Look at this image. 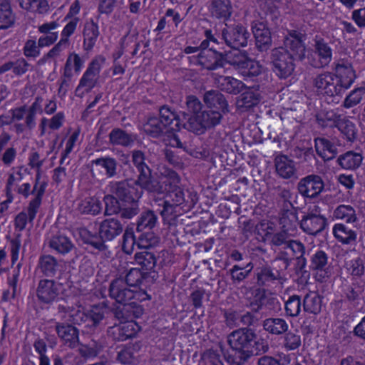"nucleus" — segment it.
Listing matches in <instances>:
<instances>
[{"label":"nucleus","instance_id":"nucleus-1","mask_svg":"<svg viewBox=\"0 0 365 365\" xmlns=\"http://www.w3.org/2000/svg\"><path fill=\"white\" fill-rule=\"evenodd\" d=\"M227 341L234 354L225 351L220 343L219 347L225 359L230 365H244L252 356L264 354L269 349L267 341L258 337L255 329L248 327L232 331L227 335Z\"/></svg>","mask_w":365,"mask_h":365},{"label":"nucleus","instance_id":"nucleus-2","mask_svg":"<svg viewBox=\"0 0 365 365\" xmlns=\"http://www.w3.org/2000/svg\"><path fill=\"white\" fill-rule=\"evenodd\" d=\"M334 73L324 71L313 79L314 86L322 94L334 98L338 103L340 97L356 79L355 71L348 61L340 59L334 66Z\"/></svg>","mask_w":365,"mask_h":365},{"label":"nucleus","instance_id":"nucleus-3","mask_svg":"<svg viewBox=\"0 0 365 365\" xmlns=\"http://www.w3.org/2000/svg\"><path fill=\"white\" fill-rule=\"evenodd\" d=\"M123 224L118 219L111 217L103 220L98 227V232L92 233L86 228L79 232L83 243L90 245L99 252L106 251V242L112 241L123 233Z\"/></svg>","mask_w":365,"mask_h":365},{"label":"nucleus","instance_id":"nucleus-4","mask_svg":"<svg viewBox=\"0 0 365 365\" xmlns=\"http://www.w3.org/2000/svg\"><path fill=\"white\" fill-rule=\"evenodd\" d=\"M110 192L116 196L122 203L127 204L128 208H124L123 215L128 218L137 215L140 211L139 199L140 195L134 183L129 180L113 181L109 184Z\"/></svg>","mask_w":365,"mask_h":365},{"label":"nucleus","instance_id":"nucleus-5","mask_svg":"<svg viewBox=\"0 0 365 365\" xmlns=\"http://www.w3.org/2000/svg\"><path fill=\"white\" fill-rule=\"evenodd\" d=\"M222 115L220 111L205 110L196 116L187 118V122H183V127L195 133L202 134L207 129L218 125L222 118Z\"/></svg>","mask_w":365,"mask_h":365},{"label":"nucleus","instance_id":"nucleus-6","mask_svg":"<svg viewBox=\"0 0 365 365\" xmlns=\"http://www.w3.org/2000/svg\"><path fill=\"white\" fill-rule=\"evenodd\" d=\"M128 287L123 277L115 278L110 284L109 296L120 304H123L132 299L144 301L150 298L145 292L134 291Z\"/></svg>","mask_w":365,"mask_h":365},{"label":"nucleus","instance_id":"nucleus-7","mask_svg":"<svg viewBox=\"0 0 365 365\" xmlns=\"http://www.w3.org/2000/svg\"><path fill=\"white\" fill-rule=\"evenodd\" d=\"M294 60L297 59L283 47L275 48L272 51L271 62L273 71L281 78H286L293 73L295 67Z\"/></svg>","mask_w":365,"mask_h":365},{"label":"nucleus","instance_id":"nucleus-8","mask_svg":"<svg viewBox=\"0 0 365 365\" xmlns=\"http://www.w3.org/2000/svg\"><path fill=\"white\" fill-rule=\"evenodd\" d=\"M222 36L225 43L232 48H240L247 45L250 34L241 24L227 26L222 30Z\"/></svg>","mask_w":365,"mask_h":365},{"label":"nucleus","instance_id":"nucleus-9","mask_svg":"<svg viewBox=\"0 0 365 365\" xmlns=\"http://www.w3.org/2000/svg\"><path fill=\"white\" fill-rule=\"evenodd\" d=\"M305 34L300 31H289L284 39L283 48L296 59L302 61L305 57Z\"/></svg>","mask_w":365,"mask_h":365},{"label":"nucleus","instance_id":"nucleus-10","mask_svg":"<svg viewBox=\"0 0 365 365\" xmlns=\"http://www.w3.org/2000/svg\"><path fill=\"white\" fill-rule=\"evenodd\" d=\"M137 179L134 181V185L139 186L140 188L148 192L163 193L165 188L153 175V170L149 167L141 168L137 170Z\"/></svg>","mask_w":365,"mask_h":365},{"label":"nucleus","instance_id":"nucleus-11","mask_svg":"<svg viewBox=\"0 0 365 365\" xmlns=\"http://www.w3.org/2000/svg\"><path fill=\"white\" fill-rule=\"evenodd\" d=\"M324 183L321 176L309 175L302 178L297 184L299 194L307 198L317 197L324 190Z\"/></svg>","mask_w":365,"mask_h":365},{"label":"nucleus","instance_id":"nucleus-12","mask_svg":"<svg viewBox=\"0 0 365 365\" xmlns=\"http://www.w3.org/2000/svg\"><path fill=\"white\" fill-rule=\"evenodd\" d=\"M60 287L54 280L41 279L36 290V297L41 302L49 304L58 297Z\"/></svg>","mask_w":365,"mask_h":365},{"label":"nucleus","instance_id":"nucleus-13","mask_svg":"<svg viewBox=\"0 0 365 365\" xmlns=\"http://www.w3.org/2000/svg\"><path fill=\"white\" fill-rule=\"evenodd\" d=\"M168 200L175 206L185 205L188 209L192 208L198 200L197 194L195 192L186 190L185 192L180 187L175 186L167 190Z\"/></svg>","mask_w":365,"mask_h":365},{"label":"nucleus","instance_id":"nucleus-14","mask_svg":"<svg viewBox=\"0 0 365 365\" xmlns=\"http://www.w3.org/2000/svg\"><path fill=\"white\" fill-rule=\"evenodd\" d=\"M197 64L209 71L223 68V53L218 52L212 48L201 51L197 56Z\"/></svg>","mask_w":365,"mask_h":365},{"label":"nucleus","instance_id":"nucleus-15","mask_svg":"<svg viewBox=\"0 0 365 365\" xmlns=\"http://www.w3.org/2000/svg\"><path fill=\"white\" fill-rule=\"evenodd\" d=\"M299 225L304 232L316 235L324 230L327 222L326 217L323 215L308 213L302 217Z\"/></svg>","mask_w":365,"mask_h":365},{"label":"nucleus","instance_id":"nucleus-16","mask_svg":"<svg viewBox=\"0 0 365 365\" xmlns=\"http://www.w3.org/2000/svg\"><path fill=\"white\" fill-rule=\"evenodd\" d=\"M261 100L262 96L257 90L249 88L237 98V110L240 113L250 111L256 107Z\"/></svg>","mask_w":365,"mask_h":365},{"label":"nucleus","instance_id":"nucleus-17","mask_svg":"<svg viewBox=\"0 0 365 365\" xmlns=\"http://www.w3.org/2000/svg\"><path fill=\"white\" fill-rule=\"evenodd\" d=\"M203 101L209 108L220 111L222 114L230 112L228 102L225 96L218 90H210L203 95Z\"/></svg>","mask_w":365,"mask_h":365},{"label":"nucleus","instance_id":"nucleus-18","mask_svg":"<svg viewBox=\"0 0 365 365\" xmlns=\"http://www.w3.org/2000/svg\"><path fill=\"white\" fill-rule=\"evenodd\" d=\"M252 32L255 38V44L260 51H267L272 46L271 32L267 24L257 21L252 25Z\"/></svg>","mask_w":365,"mask_h":365},{"label":"nucleus","instance_id":"nucleus-19","mask_svg":"<svg viewBox=\"0 0 365 365\" xmlns=\"http://www.w3.org/2000/svg\"><path fill=\"white\" fill-rule=\"evenodd\" d=\"M314 51L318 59L312 61L311 65L317 68L327 66L332 59V49L329 44L323 38L315 39Z\"/></svg>","mask_w":365,"mask_h":365},{"label":"nucleus","instance_id":"nucleus-20","mask_svg":"<svg viewBox=\"0 0 365 365\" xmlns=\"http://www.w3.org/2000/svg\"><path fill=\"white\" fill-rule=\"evenodd\" d=\"M274 167L277 174L283 179L297 178L295 163L287 155H277L274 158Z\"/></svg>","mask_w":365,"mask_h":365},{"label":"nucleus","instance_id":"nucleus-21","mask_svg":"<svg viewBox=\"0 0 365 365\" xmlns=\"http://www.w3.org/2000/svg\"><path fill=\"white\" fill-rule=\"evenodd\" d=\"M56 331L58 336L64 344L71 348H74L78 343V329L71 324L57 323Z\"/></svg>","mask_w":365,"mask_h":365},{"label":"nucleus","instance_id":"nucleus-22","mask_svg":"<svg viewBox=\"0 0 365 365\" xmlns=\"http://www.w3.org/2000/svg\"><path fill=\"white\" fill-rule=\"evenodd\" d=\"M215 83L220 91L237 95L246 88L245 84L233 77L220 76L215 79Z\"/></svg>","mask_w":365,"mask_h":365},{"label":"nucleus","instance_id":"nucleus-23","mask_svg":"<svg viewBox=\"0 0 365 365\" xmlns=\"http://www.w3.org/2000/svg\"><path fill=\"white\" fill-rule=\"evenodd\" d=\"M100 68L101 66L99 62L97 60L92 61L81 78L79 85L76 88V91H78L80 88L85 87L86 88V92H89L96 83Z\"/></svg>","mask_w":365,"mask_h":365},{"label":"nucleus","instance_id":"nucleus-24","mask_svg":"<svg viewBox=\"0 0 365 365\" xmlns=\"http://www.w3.org/2000/svg\"><path fill=\"white\" fill-rule=\"evenodd\" d=\"M315 149L317 154L324 160L334 159L337 155V148L330 140L319 137L314 139Z\"/></svg>","mask_w":365,"mask_h":365},{"label":"nucleus","instance_id":"nucleus-25","mask_svg":"<svg viewBox=\"0 0 365 365\" xmlns=\"http://www.w3.org/2000/svg\"><path fill=\"white\" fill-rule=\"evenodd\" d=\"M58 312L63 313V317L67 319L72 324L80 325L86 321V313L83 312L80 306H58Z\"/></svg>","mask_w":365,"mask_h":365},{"label":"nucleus","instance_id":"nucleus-26","mask_svg":"<svg viewBox=\"0 0 365 365\" xmlns=\"http://www.w3.org/2000/svg\"><path fill=\"white\" fill-rule=\"evenodd\" d=\"M143 128L144 132L152 138H160L170 133L160 119L155 116L148 117Z\"/></svg>","mask_w":365,"mask_h":365},{"label":"nucleus","instance_id":"nucleus-27","mask_svg":"<svg viewBox=\"0 0 365 365\" xmlns=\"http://www.w3.org/2000/svg\"><path fill=\"white\" fill-rule=\"evenodd\" d=\"M78 18L76 17L72 19L64 27L63 30L62 31L61 35L62 38L60 40V41L52 48L47 53L46 57L53 58L57 55H58L61 47L62 46H67L68 43V38L73 34L77 24L78 22Z\"/></svg>","mask_w":365,"mask_h":365},{"label":"nucleus","instance_id":"nucleus-28","mask_svg":"<svg viewBox=\"0 0 365 365\" xmlns=\"http://www.w3.org/2000/svg\"><path fill=\"white\" fill-rule=\"evenodd\" d=\"M257 284L259 286H269L277 280L282 279L280 270H274L270 267L264 266L257 269Z\"/></svg>","mask_w":365,"mask_h":365},{"label":"nucleus","instance_id":"nucleus-29","mask_svg":"<svg viewBox=\"0 0 365 365\" xmlns=\"http://www.w3.org/2000/svg\"><path fill=\"white\" fill-rule=\"evenodd\" d=\"M135 260L136 263L140 266L144 272L153 271L156 266L157 258L154 252L148 250H143L141 252L135 254Z\"/></svg>","mask_w":365,"mask_h":365},{"label":"nucleus","instance_id":"nucleus-30","mask_svg":"<svg viewBox=\"0 0 365 365\" xmlns=\"http://www.w3.org/2000/svg\"><path fill=\"white\" fill-rule=\"evenodd\" d=\"M248 58L247 53L240 51V48H233L232 51L223 53L224 66L227 63L240 71L245 63L247 64Z\"/></svg>","mask_w":365,"mask_h":365},{"label":"nucleus","instance_id":"nucleus-31","mask_svg":"<svg viewBox=\"0 0 365 365\" xmlns=\"http://www.w3.org/2000/svg\"><path fill=\"white\" fill-rule=\"evenodd\" d=\"M362 160L363 157L360 153L347 151L344 154L339 155L336 162L341 168L354 170L361 165Z\"/></svg>","mask_w":365,"mask_h":365},{"label":"nucleus","instance_id":"nucleus-32","mask_svg":"<svg viewBox=\"0 0 365 365\" xmlns=\"http://www.w3.org/2000/svg\"><path fill=\"white\" fill-rule=\"evenodd\" d=\"M263 329L272 335H282L288 330V324L282 318L270 317L262 322Z\"/></svg>","mask_w":365,"mask_h":365},{"label":"nucleus","instance_id":"nucleus-33","mask_svg":"<svg viewBox=\"0 0 365 365\" xmlns=\"http://www.w3.org/2000/svg\"><path fill=\"white\" fill-rule=\"evenodd\" d=\"M105 203V215H113L120 214V217L124 219H128L127 217L123 216V210L124 208H128L127 204H120L119 199L113 194L106 195L103 197Z\"/></svg>","mask_w":365,"mask_h":365},{"label":"nucleus","instance_id":"nucleus-34","mask_svg":"<svg viewBox=\"0 0 365 365\" xmlns=\"http://www.w3.org/2000/svg\"><path fill=\"white\" fill-rule=\"evenodd\" d=\"M59 267L57 259L50 255H43L39 258L38 268L46 277H54L59 270Z\"/></svg>","mask_w":365,"mask_h":365},{"label":"nucleus","instance_id":"nucleus-35","mask_svg":"<svg viewBox=\"0 0 365 365\" xmlns=\"http://www.w3.org/2000/svg\"><path fill=\"white\" fill-rule=\"evenodd\" d=\"M15 14L9 0H0V29H6L14 24Z\"/></svg>","mask_w":365,"mask_h":365},{"label":"nucleus","instance_id":"nucleus-36","mask_svg":"<svg viewBox=\"0 0 365 365\" xmlns=\"http://www.w3.org/2000/svg\"><path fill=\"white\" fill-rule=\"evenodd\" d=\"M99 36L98 26L93 21L85 24L83 29V46L85 50L90 51L94 46Z\"/></svg>","mask_w":365,"mask_h":365},{"label":"nucleus","instance_id":"nucleus-37","mask_svg":"<svg viewBox=\"0 0 365 365\" xmlns=\"http://www.w3.org/2000/svg\"><path fill=\"white\" fill-rule=\"evenodd\" d=\"M158 222V216L154 211L148 210L143 212L136 223V231L142 232L145 230H151Z\"/></svg>","mask_w":365,"mask_h":365},{"label":"nucleus","instance_id":"nucleus-38","mask_svg":"<svg viewBox=\"0 0 365 365\" xmlns=\"http://www.w3.org/2000/svg\"><path fill=\"white\" fill-rule=\"evenodd\" d=\"M49 245L52 249L63 255L70 252L75 247L71 240L62 234L53 236L49 242Z\"/></svg>","mask_w":365,"mask_h":365},{"label":"nucleus","instance_id":"nucleus-39","mask_svg":"<svg viewBox=\"0 0 365 365\" xmlns=\"http://www.w3.org/2000/svg\"><path fill=\"white\" fill-rule=\"evenodd\" d=\"M211 14L217 19H228L232 14V6L230 0H212Z\"/></svg>","mask_w":365,"mask_h":365},{"label":"nucleus","instance_id":"nucleus-40","mask_svg":"<svg viewBox=\"0 0 365 365\" xmlns=\"http://www.w3.org/2000/svg\"><path fill=\"white\" fill-rule=\"evenodd\" d=\"M91 166L96 165L105 170L106 175L108 178L117 175V160L111 157L99 158L91 162Z\"/></svg>","mask_w":365,"mask_h":365},{"label":"nucleus","instance_id":"nucleus-41","mask_svg":"<svg viewBox=\"0 0 365 365\" xmlns=\"http://www.w3.org/2000/svg\"><path fill=\"white\" fill-rule=\"evenodd\" d=\"M101 202L96 197H86L78 205V210L81 214L96 215L101 210Z\"/></svg>","mask_w":365,"mask_h":365},{"label":"nucleus","instance_id":"nucleus-42","mask_svg":"<svg viewBox=\"0 0 365 365\" xmlns=\"http://www.w3.org/2000/svg\"><path fill=\"white\" fill-rule=\"evenodd\" d=\"M186 110L180 112L182 116V120L187 122L188 117L196 116L197 114L201 113L202 105L199 99L195 96H188L185 101Z\"/></svg>","mask_w":365,"mask_h":365},{"label":"nucleus","instance_id":"nucleus-43","mask_svg":"<svg viewBox=\"0 0 365 365\" xmlns=\"http://www.w3.org/2000/svg\"><path fill=\"white\" fill-rule=\"evenodd\" d=\"M334 237L343 244H350L356 239V233L343 224H336L333 228Z\"/></svg>","mask_w":365,"mask_h":365},{"label":"nucleus","instance_id":"nucleus-44","mask_svg":"<svg viewBox=\"0 0 365 365\" xmlns=\"http://www.w3.org/2000/svg\"><path fill=\"white\" fill-rule=\"evenodd\" d=\"M253 263L250 262L245 265L235 264L230 269L231 279L234 283H240L245 279L253 269Z\"/></svg>","mask_w":365,"mask_h":365},{"label":"nucleus","instance_id":"nucleus-45","mask_svg":"<svg viewBox=\"0 0 365 365\" xmlns=\"http://www.w3.org/2000/svg\"><path fill=\"white\" fill-rule=\"evenodd\" d=\"M282 230L288 233H293V236L297 230L298 222L297 214L296 211H290L289 208L283 214L280 219Z\"/></svg>","mask_w":365,"mask_h":365},{"label":"nucleus","instance_id":"nucleus-46","mask_svg":"<svg viewBox=\"0 0 365 365\" xmlns=\"http://www.w3.org/2000/svg\"><path fill=\"white\" fill-rule=\"evenodd\" d=\"M109 140L112 145L125 147L129 146L134 141L130 134L120 128L113 129L109 134Z\"/></svg>","mask_w":365,"mask_h":365},{"label":"nucleus","instance_id":"nucleus-47","mask_svg":"<svg viewBox=\"0 0 365 365\" xmlns=\"http://www.w3.org/2000/svg\"><path fill=\"white\" fill-rule=\"evenodd\" d=\"M304 311L310 314H317L321 312L322 299L316 293L305 295L303 300Z\"/></svg>","mask_w":365,"mask_h":365},{"label":"nucleus","instance_id":"nucleus-48","mask_svg":"<svg viewBox=\"0 0 365 365\" xmlns=\"http://www.w3.org/2000/svg\"><path fill=\"white\" fill-rule=\"evenodd\" d=\"M282 345L287 351L298 349L302 345V336L298 330L286 331L283 337Z\"/></svg>","mask_w":365,"mask_h":365},{"label":"nucleus","instance_id":"nucleus-49","mask_svg":"<svg viewBox=\"0 0 365 365\" xmlns=\"http://www.w3.org/2000/svg\"><path fill=\"white\" fill-rule=\"evenodd\" d=\"M148 277V272H144L139 268H132L126 273L123 279L130 287H136L140 286Z\"/></svg>","mask_w":365,"mask_h":365},{"label":"nucleus","instance_id":"nucleus-50","mask_svg":"<svg viewBox=\"0 0 365 365\" xmlns=\"http://www.w3.org/2000/svg\"><path fill=\"white\" fill-rule=\"evenodd\" d=\"M265 235L269 241V245L279 250L283 245L289 242V240L293 237V233H288L281 230L274 233L267 232Z\"/></svg>","mask_w":365,"mask_h":365},{"label":"nucleus","instance_id":"nucleus-51","mask_svg":"<svg viewBox=\"0 0 365 365\" xmlns=\"http://www.w3.org/2000/svg\"><path fill=\"white\" fill-rule=\"evenodd\" d=\"M292 260V239L285 245H283L277 251V255L274 259V262L281 263L282 269H287Z\"/></svg>","mask_w":365,"mask_h":365},{"label":"nucleus","instance_id":"nucleus-52","mask_svg":"<svg viewBox=\"0 0 365 365\" xmlns=\"http://www.w3.org/2000/svg\"><path fill=\"white\" fill-rule=\"evenodd\" d=\"M30 66L29 63L23 58L17 59L16 61H9L2 66H0L1 73H3L10 69L18 76L25 73Z\"/></svg>","mask_w":365,"mask_h":365},{"label":"nucleus","instance_id":"nucleus-53","mask_svg":"<svg viewBox=\"0 0 365 365\" xmlns=\"http://www.w3.org/2000/svg\"><path fill=\"white\" fill-rule=\"evenodd\" d=\"M334 216L347 223L354 222L357 220L355 210L351 205H341L338 206L334 212Z\"/></svg>","mask_w":365,"mask_h":365},{"label":"nucleus","instance_id":"nucleus-54","mask_svg":"<svg viewBox=\"0 0 365 365\" xmlns=\"http://www.w3.org/2000/svg\"><path fill=\"white\" fill-rule=\"evenodd\" d=\"M46 185L47 184L46 182H42L41 183L35 198L32 200L29 205L28 216L30 222H32L36 217L38 209L41 205L42 197L45 192Z\"/></svg>","mask_w":365,"mask_h":365},{"label":"nucleus","instance_id":"nucleus-55","mask_svg":"<svg viewBox=\"0 0 365 365\" xmlns=\"http://www.w3.org/2000/svg\"><path fill=\"white\" fill-rule=\"evenodd\" d=\"M160 205L163 206V209L160 211V214L162 216L164 222L170 225L174 224L178 216L176 213V208L178 206L172 204L168 200H163V203L160 204Z\"/></svg>","mask_w":365,"mask_h":365},{"label":"nucleus","instance_id":"nucleus-56","mask_svg":"<svg viewBox=\"0 0 365 365\" xmlns=\"http://www.w3.org/2000/svg\"><path fill=\"white\" fill-rule=\"evenodd\" d=\"M317 122L322 128L336 127L341 115L333 110L327 111L317 115Z\"/></svg>","mask_w":365,"mask_h":365},{"label":"nucleus","instance_id":"nucleus-57","mask_svg":"<svg viewBox=\"0 0 365 365\" xmlns=\"http://www.w3.org/2000/svg\"><path fill=\"white\" fill-rule=\"evenodd\" d=\"M302 302L299 295H292L285 302L284 310L287 316L297 317L301 312Z\"/></svg>","mask_w":365,"mask_h":365},{"label":"nucleus","instance_id":"nucleus-58","mask_svg":"<svg viewBox=\"0 0 365 365\" xmlns=\"http://www.w3.org/2000/svg\"><path fill=\"white\" fill-rule=\"evenodd\" d=\"M159 242V237L153 232H142L138 236L137 245L139 248L148 250L157 245Z\"/></svg>","mask_w":365,"mask_h":365},{"label":"nucleus","instance_id":"nucleus-59","mask_svg":"<svg viewBox=\"0 0 365 365\" xmlns=\"http://www.w3.org/2000/svg\"><path fill=\"white\" fill-rule=\"evenodd\" d=\"M336 128L344 134L349 141H353L356 137L355 125L349 119L340 118Z\"/></svg>","mask_w":365,"mask_h":365},{"label":"nucleus","instance_id":"nucleus-60","mask_svg":"<svg viewBox=\"0 0 365 365\" xmlns=\"http://www.w3.org/2000/svg\"><path fill=\"white\" fill-rule=\"evenodd\" d=\"M327 255L322 250L317 251L311 259V267L313 269L324 270L327 264Z\"/></svg>","mask_w":365,"mask_h":365},{"label":"nucleus","instance_id":"nucleus-61","mask_svg":"<svg viewBox=\"0 0 365 365\" xmlns=\"http://www.w3.org/2000/svg\"><path fill=\"white\" fill-rule=\"evenodd\" d=\"M120 325L125 341L135 337L140 330L139 326L133 321H128Z\"/></svg>","mask_w":365,"mask_h":365},{"label":"nucleus","instance_id":"nucleus-62","mask_svg":"<svg viewBox=\"0 0 365 365\" xmlns=\"http://www.w3.org/2000/svg\"><path fill=\"white\" fill-rule=\"evenodd\" d=\"M103 345L101 342L93 341L92 344L83 346L80 349V354L83 357H93L97 356L102 350Z\"/></svg>","mask_w":365,"mask_h":365},{"label":"nucleus","instance_id":"nucleus-63","mask_svg":"<svg viewBox=\"0 0 365 365\" xmlns=\"http://www.w3.org/2000/svg\"><path fill=\"white\" fill-rule=\"evenodd\" d=\"M247 63L243 66V68L240 71L246 76L252 77L257 76L261 73V66L258 63L247 58Z\"/></svg>","mask_w":365,"mask_h":365},{"label":"nucleus","instance_id":"nucleus-64","mask_svg":"<svg viewBox=\"0 0 365 365\" xmlns=\"http://www.w3.org/2000/svg\"><path fill=\"white\" fill-rule=\"evenodd\" d=\"M202 358L210 365H224L220 354L213 349H209L204 351Z\"/></svg>","mask_w":365,"mask_h":365}]
</instances>
